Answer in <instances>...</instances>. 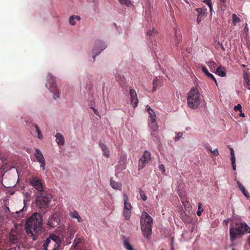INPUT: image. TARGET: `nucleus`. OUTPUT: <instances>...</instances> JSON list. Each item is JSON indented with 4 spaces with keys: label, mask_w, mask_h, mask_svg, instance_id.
<instances>
[{
    "label": "nucleus",
    "mask_w": 250,
    "mask_h": 250,
    "mask_svg": "<svg viewBox=\"0 0 250 250\" xmlns=\"http://www.w3.org/2000/svg\"><path fill=\"white\" fill-rule=\"evenodd\" d=\"M42 216L40 213L36 212L28 218L25 224V228L28 235L33 237V240L37 239V236L43 230L42 227Z\"/></svg>",
    "instance_id": "nucleus-1"
},
{
    "label": "nucleus",
    "mask_w": 250,
    "mask_h": 250,
    "mask_svg": "<svg viewBox=\"0 0 250 250\" xmlns=\"http://www.w3.org/2000/svg\"><path fill=\"white\" fill-rule=\"evenodd\" d=\"M247 233H250V228L245 222H236L235 227L231 226L229 229L230 239L232 242L231 246L234 245V241L238 236Z\"/></svg>",
    "instance_id": "nucleus-2"
},
{
    "label": "nucleus",
    "mask_w": 250,
    "mask_h": 250,
    "mask_svg": "<svg viewBox=\"0 0 250 250\" xmlns=\"http://www.w3.org/2000/svg\"><path fill=\"white\" fill-rule=\"evenodd\" d=\"M202 101V96L197 87H192L188 93L187 104L192 109L198 108Z\"/></svg>",
    "instance_id": "nucleus-3"
},
{
    "label": "nucleus",
    "mask_w": 250,
    "mask_h": 250,
    "mask_svg": "<svg viewBox=\"0 0 250 250\" xmlns=\"http://www.w3.org/2000/svg\"><path fill=\"white\" fill-rule=\"evenodd\" d=\"M152 218L146 212L142 213L141 217V228L144 237L149 238L152 232Z\"/></svg>",
    "instance_id": "nucleus-4"
},
{
    "label": "nucleus",
    "mask_w": 250,
    "mask_h": 250,
    "mask_svg": "<svg viewBox=\"0 0 250 250\" xmlns=\"http://www.w3.org/2000/svg\"><path fill=\"white\" fill-rule=\"evenodd\" d=\"M62 244L61 238L54 234H50L44 241L42 247L43 250H59Z\"/></svg>",
    "instance_id": "nucleus-5"
},
{
    "label": "nucleus",
    "mask_w": 250,
    "mask_h": 250,
    "mask_svg": "<svg viewBox=\"0 0 250 250\" xmlns=\"http://www.w3.org/2000/svg\"><path fill=\"white\" fill-rule=\"evenodd\" d=\"M36 205L37 207L44 210L49 207L52 198L51 195L46 191L36 195Z\"/></svg>",
    "instance_id": "nucleus-6"
},
{
    "label": "nucleus",
    "mask_w": 250,
    "mask_h": 250,
    "mask_svg": "<svg viewBox=\"0 0 250 250\" xmlns=\"http://www.w3.org/2000/svg\"><path fill=\"white\" fill-rule=\"evenodd\" d=\"M30 185L32 187V189L35 195L45 192V186L43 181L40 178L34 176L30 178L29 180Z\"/></svg>",
    "instance_id": "nucleus-7"
},
{
    "label": "nucleus",
    "mask_w": 250,
    "mask_h": 250,
    "mask_svg": "<svg viewBox=\"0 0 250 250\" xmlns=\"http://www.w3.org/2000/svg\"><path fill=\"white\" fill-rule=\"evenodd\" d=\"M46 86L50 90V92L54 94V99H56L57 98H59L60 92L58 90L55 78L51 75H48L47 76V83L46 84Z\"/></svg>",
    "instance_id": "nucleus-8"
},
{
    "label": "nucleus",
    "mask_w": 250,
    "mask_h": 250,
    "mask_svg": "<svg viewBox=\"0 0 250 250\" xmlns=\"http://www.w3.org/2000/svg\"><path fill=\"white\" fill-rule=\"evenodd\" d=\"M151 159V154L148 150L144 152L142 156L139 159L138 164V169H143Z\"/></svg>",
    "instance_id": "nucleus-9"
},
{
    "label": "nucleus",
    "mask_w": 250,
    "mask_h": 250,
    "mask_svg": "<svg viewBox=\"0 0 250 250\" xmlns=\"http://www.w3.org/2000/svg\"><path fill=\"white\" fill-rule=\"evenodd\" d=\"M106 46L105 44L100 40L96 41L95 45L92 50L93 54V58L94 61H95V57L97 55H99L102 51L106 48Z\"/></svg>",
    "instance_id": "nucleus-10"
},
{
    "label": "nucleus",
    "mask_w": 250,
    "mask_h": 250,
    "mask_svg": "<svg viewBox=\"0 0 250 250\" xmlns=\"http://www.w3.org/2000/svg\"><path fill=\"white\" fill-rule=\"evenodd\" d=\"M124 215L126 220H128L130 217L131 205L129 203L127 202L128 197L126 194H124Z\"/></svg>",
    "instance_id": "nucleus-11"
},
{
    "label": "nucleus",
    "mask_w": 250,
    "mask_h": 250,
    "mask_svg": "<svg viewBox=\"0 0 250 250\" xmlns=\"http://www.w3.org/2000/svg\"><path fill=\"white\" fill-rule=\"evenodd\" d=\"M34 155L36 158L37 161L38 162L41 163V167H42L43 170H45V167L46 165L45 159L39 149L36 148L35 149V153Z\"/></svg>",
    "instance_id": "nucleus-12"
},
{
    "label": "nucleus",
    "mask_w": 250,
    "mask_h": 250,
    "mask_svg": "<svg viewBox=\"0 0 250 250\" xmlns=\"http://www.w3.org/2000/svg\"><path fill=\"white\" fill-rule=\"evenodd\" d=\"M129 94L131 97V103L133 107H135L138 105L139 102L137 93L134 89H130Z\"/></svg>",
    "instance_id": "nucleus-13"
},
{
    "label": "nucleus",
    "mask_w": 250,
    "mask_h": 250,
    "mask_svg": "<svg viewBox=\"0 0 250 250\" xmlns=\"http://www.w3.org/2000/svg\"><path fill=\"white\" fill-rule=\"evenodd\" d=\"M31 133L35 136H36V134H37L38 137L39 139H42L43 138L42 132L37 125H33L31 127Z\"/></svg>",
    "instance_id": "nucleus-14"
},
{
    "label": "nucleus",
    "mask_w": 250,
    "mask_h": 250,
    "mask_svg": "<svg viewBox=\"0 0 250 250\" xmlns=\"http://www.w3.org/2000/svg\"><path fill=\"white\" fill-rule=\"evenodd\" d=\"M99 145L102 150L103 155L108 158L110 155V153L108 149L107 148L106 146L101 141L99 142Z\"/></svg>",
    "instance_id": "nucleus-15"
},
{
    "label": "nucleus",
    "mask_w": 250,
    "mask_h": 250,
    "mask_svg": "<svg viewBox=\"0 0 250 250\" xmlns=\"http://www.w3.org/2000/svg\"><path fill=\"white\" fill-rule=\"evenodd\" d=\"M181 219L185 223H191L192 219V218L188 214H187L185 211H183L181 214Z\"/></svg>",
    "instance_id": "nucleus-16"
},
{
    "label": "nucleus",
    "mask_w": 250,
    "mask_h": 250,
    "mask_svg": "<svg viewBox=\"0 0 250 250\" xmlns=\"http://www.w3.org/2000/svg\"><path fill=\"white\" fill-rule=\"evenodd\" d=\"M146 109L147 111L148 112V113L149 114V117H150L149 121H151L152 123L155 122L156 118L155 113L154 112V111L150 107H149L148 105L146 106Z\"/></svg>",
    "instance_id": "nucleus-17"
},
{
    "label": "nucleus",
    "mask_w": 250,
    "mask_h": 250,
    "mask_svg": "<svg viewBox=\"0 0 250 250\" xmlns=\"http://www.w3.org/2000/svg\"><path fill=\"white\" fill-rule=\"evenodd\" d=\"M56 141L58 145L62 146L64 144V138L62 134L60 133H57L56 135Z\"/></svg>",
    "instance_id": "nucleus-18"
},
{
    "label": "nucleus",
    "mask_w": 250,
    "mask_h": 250,
    "mask_svg": "<svg viewBox=\"0 0 250 250\" xmlns=\"http://www.w3.org/2000/svg\"><path fill=\"white\" fill-rule=\"evenodd\" d=\"M110 186L114 189L121 190L122 184L115 181L112 178L110 179Z\"/></svg>",
    "instance_id": "nucleus-19"
},
{
    "label": "nucleus",
    "mask_w": 250,
    "mask_h": 250,
    "mask_svg": "<svg viewBox=\"0 0 250 250\" xmlns=\"http://www.w3.org/2000/svg\"><path fill=\"white\" fill-rule=\"evenodd\" d=\"M59 224L58 221L57 219L54 216H51L50 220L48 221L47 225L52 228L57 226Z\"/></svg>",
    "instance_id": "nucleus-20"
},
{
    "label": "nucleus",
    "mask_w": 250,
    "mask_h": 250,
    "mask_svg": "<svg viewBox=\"0 0 250 250\" xmlns=\"http://www.w3.org/2000/svg\"><path fill=\"white\" fill-rule=\"evenodd\" d=\"M237 183L238 184V187L240 190L242 191L243 194L247 198H249L250 197L249 193L247 190L245 188L244 186L239 182L237 181Z\"/></svg>",
    "instance_id": "nucleus-21"
},
{
    "label": "nucleus",
    "mask_w": 250,
    "mask_h": 250,
    "mask_svg": "<svg viewBox=\"0 0 250 250\" xmlns=\"http://www.w3.org/2000/svg\"><path fill=\"white\" fill-rule=\"evenodd\" d=\"M81 20V17L78 15H72L70 17L69 19V23L72 25H75L76 24L75 21H80Z\"/></svg>",
    "instance_id": "nucleus-22"
},
{
    "label": "nucleus",
    "mask_w": 250,
    "mask_h": 250,
    "mask_svg": "<svg viewBox=\"0 0 250 250\" xmlns=\"http://www.w3.org/2000/svg\"><path fill=\"white\" fill-rule=\"evenodd\" d=\"M202 70L203 72L206 74V75H207L208 78H210L211 80H213L216 83H217L216 80L214 76L208 72V70L206 67L202 66Z\"/></svg>",
    "instance_id": "nucleus-23"
},
{
    "label": "nucleus",
    "mask_w": 250,
    "mask_h": 250,
    "mask_svg": "<svg viewBox=\"0 0 250 250\" xmlns=\"http://www.w3.org/2000/svg\"><path fill=\"white\" fill-rule=\"evenodd\" d=\"M149 122H150L149 123V126L151 129V135H153V132H154L155 131L157 130L158 126V125L157 124L156 122H154V123H152L151 121H149Z\"/></svg>",
    "instance_id": "nucleus-24"
},
{
    "label": "nucleus",
    "mask_w": 250,
    "mask_h": 250,
    "mask_svg": "<svg viewBox=\"0 0 250 250\" xmlns=\"http://www.w3.org/2000/svg\"><path fill=\"white\" fill-rule=\"evenodd\" d=\"M244 81L246 84V87L248 89H250V75L247 73L244 74Z\"/></svg>",
    "instance_id": "nucleus-25"
},
{
    "label": "nucleus",
    "mask_w": 250,
    "mask_h": 250,
    "mask_svg": "<svg viewBox=\"0 0 250 250\" xmlns=\"http://www.w3.org/2000/svg\"><path fill=\"white\" fill-rule=\"evenodd\" d=\"M230 155H231V161L232 165V168L234 170L236 169V166H235V158L234 156V152L233 149L231 148L230 149Z\"/></svg>",
    "instance_id": "nucleus-26"
},
{
    "label": "nucleus",
    "mask_w": 250,
    "mask_h": 250,
    "mask_svg": "<svg viewBox=\"0 0 250 250\" xmlns=\"http://www.w3.org/2000/svg\"><path fill=\"white\" fill-rule=\"evenodd\" d=\"M196 10L197 12L198 13L197 16L201 17L202 18L207 13V9H206V8H198L196 9Z\"/></svg>",
    "instance_id": "nucleus-27"
},
{
    "label": "nucleus",
    "mask_w": 250,
    "mask_h": 250,
    "mask_svg": "<svg viewBox=\"0 0 250 250\" xmlns=\"http://www.w3.org/2000/svg\"><path fill=\"white\" fill-rule=\"evenodd\" d=\"M207 65L211 71L214 72L215 70H216L217 66V64L215 62L213 61H209L207 62Z\"/></svg>",
    "instance_id": "nucleus-28"
},
{
    "label": "nucleus",
    "mask_w": 250,
    "mask_h": 250,
    "mask_svg": "<svg viewBox=\"0 0 250 250\" xmlns=\"http://www.w3.org/2000/svg\"><path fill=\"white\" fill-rule=\"evenodd\" d=\"M124 245L126 250H134L133 247L130 244L129 240L127 239H125L124 240Z\"/></svg>",
    "instance_id": "nucleus-29"
},
{
    "label": "nucleus",
    "mask_w": 250,
    "mask_h": 250,
    "mask_svg": "<svg viewBox=\"0 0 250 250\" xmlns=\"http://www.w3.org/2000/svg\"><path fill=\"white\" fill-rule=\"evenodd\" d=\"M116 79L119 82L120 84L122 87L124 86V84L126 83V80L124 76H121L119 75L118 77H117Z\"/></svg>",
    "instance_id": "nucleus-30"
},
{
    "label": "nucleus",
    "mask_w": 250,
    "mask_h": 250,
    "mask_svg": "<svg viewBox=\"0 0 250 250\" xmlns=\"http://www.w3.org/2000/svg\"><path fill=\"white\" fill-rule=\"evenodd\" d=\"M216 73L221 77H224L226 75L225 71L222 70V68L221 66L217 67Z\"/></svg>",
    "instance_id": "nucleus-31"
},
{
    "label": "nucleus",
    "mask_w": 250,
    "mask_h": 250,
    "mask_svg": "<svg viewBox=\"0 0 250 250\" xmlns=\"http://www.w3.org/2000/svg\"><path fill=\"white\" fill-rule=\"evenodd\" d=\"M183 205L184 206L186 211H188L189 213L190 209L191 208V206L189 203V201H183Z\"/></svg>",
    "instance_id": "nucleus-32"
},
{
    "label": "nucleus",
    "mask_w": 250,
    "mask_h": 250,
    "mask_svg": "<svg viewBox=\"0 0 250 250\" xmlns=\"http://www.w3.org/2000/svg\"><path fill=\"white\" fill-rule=\"evenodd\" d=\"M159 81L157 77L155 78L153 81V92L156 91V88L159 85Z\"/></svg>",
    "instance_id": "nucleus-33"
},
{
    "label": "nucleus",
    "mask_w": 250,
    "mask_h": 250,
    "mask_svg": "<svg viewBox=\"0 0 250 250\" xmlns=\"http://www.w3.org/2000/svg\"><path fill=\"white\" fill-rule=\"evenodd\" d=\"M182 40V36L180 33L178 34L177 30L175 31V42L179 44Z\"/></svg>",
    "instance_id": "nucleus-34"
},
{
    "label": "nucleus",
    "mask_w": 250,
    "mask_h": 250,
    "mask_svg": "<svg viewBox=\"0 0 250 250\" xmlns=\"http://www.w3.org/2000/svg\"><path fill=\"white\" fill-rule=\"evenodd\" d=\"M240 21V19L236 15H232V22L234 25H236L237 23Z\"/></svg>",
    "instance_id": "nucleus-35"
},
{
    "label": "nucleus",
    "mask_w": 250,
    "mask_h": 250,
    "mask_svg": "<svg viewBox=\"0 0 250 250\" xmlns=\"http://www.w3.org/2000/svg\"><path fill=\"white\" fill-rule=\"evenodd\" d=\"M79 215V214L78 211L74 210L73 212H71L69 213V216L74 219H76L78 218V216Z\"/></svg>",
    "instance_id": "nucleus-36"
},
{
    "label": "nucleus",
    "mask_w": 250,
    "mask_h": 250,
    "mask_svg": "<svg viewBox=\"0 0 250 250\" xmlns=\"http://www.w3.org/2000/svg\"><path fill=\"white\" fill-rule=\"evenodd\" d=\"M203 2L208 6L210 12L211 13L212 10V5L211 0H203Z\"/></svg>",
    "instance_id": "nucleus-37"
},
{
    "label": "nucleus",
    "mask_w": 250,
    "mask_h": 250,
    "mask_svg": "<svg viewBox=\"0 0 250 250\" xmlns=\"http://www.w3.org/2000/svg\"><path fill=\"white\" fill-rule=\"evenodd\" d=\"M139 193L141 199L144 201H146L147 199V197L145 192L143 190L140 189Z\"/></svg>",
    "instance_id": "nucleus-38"
},
{
    "label": "nucleus",
    "mask_w": 250,
    "mask_h": 250,
    "mask_svg": "<svg viewBox=\"0 0 250 250\" xmlns=\"http://www.w3.org/2000/svg\"><path fill=\"white\" fill-rule=\"evenodd\" d=\"M118 0L120 2L121 4H124L125 5H129L131 3V1L130 0Z\"/></svg>",
    "instance_id": "nucleus-39"
},
{
    "label": "nucleus",
    "mask_w": 250,
    "mask_h": 250,
    "mask_svg": "<svg viewBox=\"0 0 250 250\" xmlns=\"http://www.w3.org/2000/svg\"><path fill=\"white\" fill-rule=\"evenodd\" d=\"M81 241L82 239L80 238L75 239L73 243L74 246L75 247H77L79 246V244L81 242Z\"/></svg>",
    "instance_id": "nucleus-40"
},
{
    "label": "nucleus",
    "mask_w": 250,
    "mask_h": 250,
    "mask_svg": "<svg viewBox=\"0 0 250 250\" xmlns=\"http://www.w3.org/2000/svg\"><path fill=\"white\" fill-rule=\"evenodd\" d=\"M157 33V31L155 29L153 28L152 30H149L147 32L146 34L147 36H154Z\"/></svg>",
    "instance_id": "nucleus-41"
},
{
    "label": "nucleus",
    "mask_w": 250,
    "mask_h": 250,
    "mask_svg": "<svg viewBox=\"0 0 250 250\" xmlns=\"http://www.w3.org/2000/svg\"><path fill=\"white\" fill-rule=\"evenodd\" d=\"M234 110L235 111H239L240 112H242V106L240 104H238L237 105L234 107Z\"/></svg>",
    "instance_id": "nucleus-42"
},
{
    "label": "nucleus",
    "mask_w": 250,
    "mask_h": 250,
    "mask_svg": "<svg viewBox=\"0 0 250 250\" xmlns=\"http://www.w3.org/2000/svg\"><path fill=\"white\" fill-rule=\"evenodd\" d=\"M180 198L182 201V204H183V201H188V198L187 195H180Z\"/></svg>",
    "instance_id": "nucleus-43"
},
{
    "label": "nucleus",
    "mask_w": 250,
    "mask_h": 250,
    "mask_svg": "<svg viewBox=\"0 0 250 250\" xmlns=\"http://www.w3.org/2000/svg\"><path fill=\"white\" fill-rule=\"evenodd\" d=\"M204 147L208 151H211V148L210 145L208 143H205L203 145Z\"/></svg>",
    "instance_id": "nucleus-44"
},
{
    "label": "nucleus",
    "mask_w": 250,
    "mask_h": 250,
    "mask_svg": "<svg viewBox=\"0 0 250 250\" xmlns=\"http://www.w3.org/2000/svg\"><path fill=\"white\" fill-rule=\"evenodd\" d=\"M220 2L222 3V5L221 6V9L224 10L226 8V3L227 0H219Z\"/></svg>",
    "instance_id": "nucleus-45"
},
{
    "label": "nucleus",
    "mask_w": 250,
    "mask_h": 250,
    "mask_svg": "<svg viewBox=\"0 0 250 250\" xmlns=\"http://www.w3.org/2000/svg\"><path fill=\"white\" fill-rule=\"evenodd\" d=\"M182 135H183V134L182 133H181V132L178 133L177 134V136L174 139L175 140L178 141V140H180L182 138Z\"/></svg>",
    "instance_id": "nucleus-46"
},
{
    "label": "nucleus",
    "mask_w": 250,
    "mask_h": 250,
    "mask_svg": "<svg viewBox=\"0 0 250 250\" xmlns=\"http://www.w3.org/2000/svg\"><path fill=\"white\" fill-rule=\"evenodd\" d=\"M210 152H211L213 155L215 156L219 155V152L217 149H214L213 150L211 149V151H210Z\"/></svg>",
    "instance_id": "nucleus-47"
},
{
    "label": "nucleus",
    "mask_w": 250,
    "mask_h": 250,
    "mask_svg": "<svg viewBox=\"0 0 250 250\" xmlns=\"http://www.w3.org/2000/svg\"><path fill=\"white\" fill-rule=\"evenodd\" d=\"M159 168L160 170L162 171L163 173L165 171V166L163 164L159 165Z\"/></svg>",
    "instance_id": "nucleus-48"
},
{
    "label": "nucleus",
    "mask_w": 250,
    "mask_h": 250,
    "mask_svg": "<svg viewBox=\"0 0 250 250\" xmlns=\"http://www.w3.org/2000/svg\"><path fill=\"white\" fill-rule=\"evenodd\" d=\"M91 108L93 109V111H94V113H95L96 115H97V116H100V113H99V111H98L96 109H95V108H93V107H91Z\"/></svg>",
    "instance_id": "nucleus-49"
},
{
    "label": "nucleus",
    "mask_w": 250,
    "mask_h": 250,
    "mask_svg": "<svg viewBox=\"0 0 250 250\" xmlns=\"http://www.w3.org/2000/svg\"><path fill=\"white\" fill-rule=\"evenodd\" d=\"M203 209H202L201 210H198L197 211V215L198 216H200L201 215V214H202V212L203 211Z\"/></svg>",
    "instance_id": "nucleus-50"
},
{
    "label": "nucleus",
    "mask_w": 250,
    "mask_h": 250,
    "mask_svg": "<svg viewBox=\"0 0 250 250\" xmlns=\"http://www.w3.org/2000/svg\"><path fill=\"white\" fill-rule=\"evenodd\" d=\"M76 219H77V220L78 222H82L83 221V219L82 218V217L80 215H79L78 218H77Z\"/></svg>",
    "instance_id": "nucleus-51"
},
{
    "label": "nucleus",
    "mask_w": 250,
    "mask_h": 250,
    "mask_svg": "<svg viewBox=\"0 0 250 250\" xmlns=\"http://www.w3.org/2000/svg\"><path fill=\"white\" fill-rule=\"evenodd\" d=\"M202 18L197 16V22L199 24L202 21Z\"/></svg>",
    "instance_id": "nucleus-52"
},
{
    "label": "nucleus",
    "mask_w": 250,
    "mask_h": 250,
    "mask_svg": "<svg viewBox=\"0 0 250 250\" xmlns=\"http://www.w3.org/2000/svg\"><path fill=\"white\" fill-rule=\"evenodd\" d=\"M20 250V247L19 246L10 248V249H8V250Z\"/></svg>",
    "instance_id": "nucleus-53"
},
{
    "label": "nucleus",
    "mask_w": 250,
    "mask_h": 250,
    "mask_svg": "<svg viewBox=\"0 0 250 250\" xmlns=\"http://www.w3.org/2000/svg\"><path fill=\"white\" fill-rule=\"evenodd\" d=\"M202 204L201 203H199L198 204V210H201L202 209Z\"/></svg>",
    "instance_id": "nucleus-54"
},
{
    "label": "nucleus",
    "mask_w": 250,
    "mask_h": 250,
    "mask_svg": "<svg viewBox=\"0 0 250 250\" xmlns=\"http://www.w3.org/2000/svg\"><path fill=\"white\" fill-rule=\"evenodd\" d=\"M220 47H221V49L223 51H225V47H224V46H223V45L222 44H220Z\"/></svg>",
    "instance_id": "nucleus-55"
},
{
    "label": "nucleus",
    "mask_w": 250,
    "mask_h": 250,
    "mask_svg": "<svg viewBox=\"0 0 250 250\" xmlns=\"http://www.w3.org/2000/svg\"><path fill=\"white\" fill-rule=\"evenodd\" d=\"M239 116L241 117H245V114L244 113H243L242 112H240V113L239 114Z\"/></svg>",
    "instance_id": "nucleus-56"
},
{
    "label": "nucleus",
    "mask_w": 250,
    "mask_h": 250,
    "mask_svg": "<svg viewBox=\"0 0 250 250\" xmlns=\"http://www.w3.org/2000/svg\"><path fill=\"white\" fill-rule=\"evenodd\" d=\"M174 250L173 246L172 243H171V250Z\"/></svg>",
    "instance_id": "nucleus-57"
},
{
    "label": "nucleus",
    "mask_w": 250,
    "mask_h": 250,
    "mask_svg": "<svg viewBox=\"0 0 250 250\" xmlns=\"http://www.w3.org/2000/svg\"><path fill=\"white\" fill-rule=\"evenodd\" d=\"M232 250H235L234 249H233Z\"/></svg>",
    "instance_id": "nucleus-58"
},
{
    "label": "nucleus",
    "mask_w": 250,
    "mask_h": 250,
    "mask_svg": "<svg viewBox=\"0 0 250 250\" xmlns=\"http://www.w3.org/2000/svg\"><path fill=\"white\" fill-rule=\"evenodd\" d=\"M161 250H164V249H162Z\"/></svg>",
    "instance_id": "nucleus-59"
}]
</instances>
